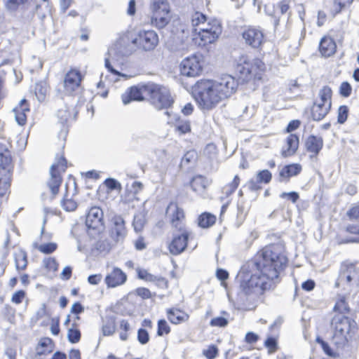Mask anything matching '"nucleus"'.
I'll use <instances>...</instances> for the list:
<instances>
[{
  "label": "nucleus",
  "mask_w": 359,
  "mask_h": 359,
  "mask_svg": "<svg viewBox=\"0 0 359 359\" xmlns=\"http://www.w3.org/2000/svg\"><path fill=\"white\" fill-rule=\"evenodd\" d=\"M287 262L282 245L264 247L242 266L238 273L243 294L255 300L273 289Z\"/></svg>",
  "instance_id": "f257e3e1"
},
{
  "label": "nucleus",
  "mask_w": 359,
  "mask_h": 359,
  "mask_svg": "<svg viewBox=\"0 0 359 359\" xmlns=\"http://www.w3.org/2000/svg\"><path fill=\"white\" fill-rule=\"evenodd\" d=\"M238 86V82L235 77L224 74L215 80L197 81L193 86V95L201 109L210 110L235 93Z\"/></svg>",
  "instance_id": "f03ea898"
},
{
  "label": "nucleus",
  "mask_w": 359,
  "mask_h": 359,
  "mask_svg": "<svg viewBox=\"0 0 359 359\" xmlns=\"http://www.w3.org/2000/svg\"><path fill=\"white\" fill-rule=\"evenodd\" d=\"M265 69V64L260 59H250L245 55L240 57L235 67L241 80L247 83L252 81L255 85L262 83Z\"/></svg>",
  "instance_id": "7ed1b4c3"
},
{
  "label": "nucleus",
  "mask_w": 359,
  "mask_h": 359,
  "mask_svg": "<svg viewBox=\"0 0 359 359\" xmlns=\"http://www.w3.org/2000/svg\"><path fill=\"white\" fill-rule=\"evenodd\" d=\"M334 287L348 294L359 290V267L347 260L341 262Z\"/></svg>",
  "instance_id": "20e7f679"
},
{
  "label": "nucleus",
  "mask_w": 359,
  "mask_h": 359,
  "mask_svg": "<svg viewBox=\"0 0 359 359\" xmlns=\"http://www.w3.org/2000/svg\"><path fill=\"white\" fill-rule=\"evenodd\" d=\"M143 90L147 92V94L150 96L151 103L158 110L168 109L174 102L169 89L165 86L154 83H148L143 86Z\"/></svg>",
  "instance_id": "39448f33"
},
{
  "label": "nucleus",
  "mask_w": 359,
  "mask_h": 359,
  "mask_svg": "<svg viewBox=\"0 0 359 359\" xmlns=\"http://www.w3.org/2000/svg\"><path fill=\"white\" fill-rule=\"evenodd\" d=\"M12 157L7 146L0 143V196L5 194L10 187Z\"/></svg>",
  "instance_id": "423d86ee"
},
{
  "label": "nucleus",
  "mask_w": 359,
  "mask_h": 359,
  "mask_svg": "<svg viewBox=\"0 0 359 359\" xmlns=\"http://www.w3.org/2000/svg\"><path fill=\"white\" fill-rule=\"evenodd\" d=\"M151 24L158 29L164 28L169 22L170 6L166 1L154 0L151 4Z\"/></svg>",
  "instance_id": "0eeeda50"
},
{
  "label": "nucleus",
  "mask_w": 359,
  "mask_h": 359,
  "mask_svg": "<svg viewBox=\"0 0 359 359\" xmlns=\"http://www.w3.org/2000/svg\"><path fill=\"white\" fill-rule=\"evenodd\" d=\"M158 42V36L154 30H141L131 40L138 49L146 52L154 50Z\"/></svg>",
  "instance_id": "6e6552de"
},
{
  "label": "nucleus",
  "mask_w": 359,
  "mask_h": 359,
  "mask_svg": "<svg viewBox=\"0 0 359 359\" xmlns=\"http://www.w3.org/2000/svg\"><path fill=\"white\" fill-rule=\"evenodd\" d=\"M190 232L184 225H180L178 229L172 233V239L169 245L170 252L173 255H178L183 252L187 247Z\"/></svg>",
  "instance_id": "1a4fd4ad"
},
{
  "label": "nucleus",
  "mask_w": 359,
  "mask_h": 359,
  "mask_svg": "<svg viewBox=\"0 0 359 359\" xmlns=\"http://www.w3.org/2000/svg\"><path fill=\"white\" fill-rule=\"evenodd\" d=\"M241 36L245 44L253 49H259L264 42V34L259 27H245Z\"/></svg>",
  "instance_id": "9d476101"
},
{
  "label": "nucleus",
  "mask_w": 359,
  "mask_h": 359,
  "mask_svg": "<svg viewBox=\"0 0 359 359\" xmlns=\"http://www.w3.org/2000/svg\"><path fill=\"white\" fill-rule=\"evenodd\" d=\"M199 57L196 55H193L184 58L180 64L181 74L187 77L198 76L203 70Z\"/></svg>",
  "instance_id": "9b49d317"
},
{
  "label": "nucleus",
  "mask_w": 359,
  "mask_h": 359,
  "mask_svg": "<svg viewBox=\"0 0 359 359\" xmlns=\"http://www.w3.org/2000/svg\"><path fill=\"white\" fill-rule=\"evenodd\" d=\"M332 325L334 330L351 335V332L355 328L356 323L354 320L342 314H336L332 318Z\"/></svg>",
  "instance_id": "f8f14e48"
},
{
  "label": "nucleus",
  "mask_w": 359,
  "mask_h": 359,
  "mask_svg": "<svg viewBox=\"0 0 359 359\" xmlns=\"http://www.w3.org/2000/svg\"><path fill=\"white\" fill-rule=\"evenodd\" d=\"M103 212L98 207H93L88 211L86 219V225L88 229L100 230L103 226L102 222Z\"/></svg>",
  "instance_id": "ddd939ff"
},
{
  "label": "nucleus",
  "mask_w": 359,
  "mask_h": 359,
  "mask_svg": "<svg viewBox=\"0 0 359 359\" xmlns=\"http://www.w3.org/2000/svg\"><path fill=\"white\" fill-rule=\"evenodd\" d=\"M112 227L111 236L116 241H123L126 236L127 230L125 226V221L120 215H116L111 219Z\"/></svg>",
  "instance_id": "4468645a"
},
{
  "label": "nucleus",
  "mask_w": 359,
  "mask_h": 359,
  "mask_svg": "<svg viewBox=\"0 0 359 359\" xmlns=\"http://www.w3.org/2000/svg\"><path fill=\"white\" fill-rule=\"evenodd\" d=\"M81 75L79 71L70 70L65 76L64 87L66 93H73L80 86Z\"/></svg>",
  "instance_id": "2eb2a0df"
},
{
  "label": "nucleus",
  "mask_w": 359,
  "mask_h": 359,
  "mask_svg": "<svg viewBox=\"0 0 359 359\" xmlns=\"http://www.w3.org/2000/svg\"><path fill=\"white\" fill-rule=\"evenodd\" d=\"M126 280V274L121 269L115 267L106 276L104 280L108 287H115L125 283Z\"/></svg>",
  "instance_id": "dca6fc26"
},
{
  "label": "nucleus",
  "mask_w": 359,
  "mask_h": 359,
  "mask_svg": "<svg viewBox=\"0 0 359 359\" xmlns=\"http://www.w3.org/2000/svg\"><path fill=\"white\" fill-rule=\"evenodd\" d=\"M220 22H215L210 30H199L198 36L203 44L213 43L222 33Z\"/></svg>",
  "instance_id": "f3484780"
},
{
  "label": "nucleus",
  "mask_w": 359,
  "mask_h": 359,
  "mask_svg": "<svg viewBox=\"0 0 359 359\" xmlns=\"http://www.w3.org/2000/svg\"><path fill=\"white\" fill-rule=\"evenodd\" d=\"M302 171V166L299 163H292L284 165L280 170L278 181L287 182L290 177L297 176Z\"/></svg>",
  "instance_id": "a211bd4d"
},
{
  "label": "nucleus",
  "mask_w": 359,
  "mask_h": 359,
  "mask_svg": "<svg viewBox=\"0 0 359 359\" xmlns=\"http://www.w3.org/2000/svg\"><path fill=\"white\" fill-rule=\"evenodd\" d=\"M140 88L137 86H132L129 88L128 93L123 94L121 96L123 103L126 105L132 101H142L144 100L143 93H147L143 90V86Z\"/></svg>",
  "instance_id": "6ab92c4d"
},
{
  "label": "nucleus",
  "mask_w": 359,
  "mask_h": 359,
  "mask_svg": "<svg viewBox=\"0 0 359 359\" xmlns=\"http://www.w3.org/2000/svg\"><path fill=\"white\" fill-rule=\"evenodd\" d=\"M337 48V45L334 41L327 36H324L321 39L319 43V50L321 55L324 57H330L332 55Z\"/></svg>",
  "instance_id": "aec40b11"
},
{
  "label": "nucleus",
  "mask_w": 359,
  "mask_h": 359,
  "mask_svg": "<svg viewBox=\"0 0 359 359\" xmlns=\"http://www.w3.org/2000/svg\"><path fill=\"white\" fill-rule=\"evenodd\" d=\"M156 156V167L160 171H164L167 169L172 160V156L164 149H158L155 151Z\"/></svg>",
  "instance_id": "412c9836"
},
{
  "label": "nucleus",
  "mask_w": 359,
  "mask_h": 359,
  "mask_svg": "<svg viewBox=\"0 0 359 359\" xmlns=\"http://www.w3.org/2000/svg\"><path fill=\"white\" fill-rule=\"evenodd\" d=\"M50 179L48 182V186L50 189L53 196L57 194L59 188L62 183V177L58 171L56 170V165H52L50 169Z\"/></svg>",
  "instance_id": "4be33fe9"
},
{
  "label": "nucleus",
  "mask_w": 359,
  "mask_h": 359,
  "mask_svg": "<svg viewBox=\"0 0 359 359\" xmlns=\"http://www.w3.org/2000/svg\"><path fill=\"white\" fill-rule=\"evenodd\" d=\"M323 146V140L321 137L311 135L307 137L305 142V147L309 152L315 155L319 154Z\"/></svg>",
  "instance_id": "5701e85b"
},
{
  "label": "nucleus",
  "mask_w": 359,
  "mask_h": 359,
  "mask_svg": "<svg viewBox=\"0 0 359 359\" xmlns=\"http://www.w3.org/2000/svg\"><path fill=\"white\" fill-rule=\"evenodd\" d=\"M13 111L17 123L20 126L25 125L27 121L26 112L29 111L27 100L22 99L20 102L19 107H16Z\"/></svg>",
  "instance_id": "b1692460"
},
{
  "label": "nucleus",
  "mask_w": 359,
  "mask_h": 359,
  "mask_svg": "<svg viewBox=\"0 0 359 359\" xmlns=\"http://www.w3.org/2000/svg\"><path fill=\"white\" fill-rule=\"evenodd\" d=\"M167 317L171 323L177 325L187 321L189 316L180 309H169L167 310Z\"/></svg>",
  "instance_id": "393cba45"
},
{
  "label": "nucleus",
  "mask_w": 359,
  "mask_h": 359,
  "mask_svg": "<svg viewBox=\"0 0 359 359\" xmlns=\"http://www.w3.org/2000/svg\"><path fill=\"white\" fill-rule=\"evenodd\" d=\"M287 148L283 149L282 155L287 157L293 155L298 149L299 137L296 134H290L286 139Z\"/></svg>",
  "instance_id": "a878e982"
},
{
  "label": "nucleus",
  "mask_w": 359,
  "mask_h": 359,
  "mask_svg": "<svg viewBox=\"0 0 359 359\" xmlns=\"http://www.w3.org/2000/svg\"><path fill=\"white\" fill-rule=\"evenodd\" d=\"M210 184L208 180L201 175L192 177L190 181V186L192 190L197 193L203 192Z\"/></svg>",
  "instance_id": "bb28decb"
},
{
  "label": "nucleus",
  "mask_w": 359,
  "mask_h": 359,
  "mask_svg": "<svg viewBox=\"0 0 359 359\" xmlns=\"http://www.w3.org/2000/svg\"><path fill=\"white\" fill-rule=\"evenodd\" d=\"M54 348V342L49 337L41 338L36 348V354L39 355L50 353Z\"/></svg>",
  "instance_id": "cd10ccee"
},
{
  "label": "nucleus",
  "mask_w": 359,
  "mask_h": 359,
  "mask_svg": "<svg viewBox=\"0 0 359 359\" xmlns=\"http://www.w3.org/2000/svg\"><path fill=\"white\" fill-rule=\"evenodd\" d=\"M57 117L60 123L61 124L62 128L60 129L59 136L62 137L65 140L67 134V128L65 127V123L70 117V113L67 107L58 109L57 112Z\"/></svg>",
  "instance_id": "c85d7f7f"
},
{
  "label": "nucleus",
  "mask_w": 359,
  "mask_h": 359,
  "mask_svg": "<svg viewBox=\"0 0 359 359\" xmlns=\"http://www.w3.org/2000/svg\"><path fill=\"white\" fill-rule=\"evenodd\" d=\"M172 208H174V211L172 214L171 222L175 229H178L180 225H184L181 221L184 217V211L174 203H170L168 209L170 210Z\"/></svg>",
  "instance_id": "c756f323"
},
{
  "label": "nucleus",
  "mask_w": 359,
  "mask_h": 359,
  "mask_svg": "<svg viewBox=\"0 0 359 359\" xmlns=\"http://www.w3.org/2000/svg\"><path fill=\"white\" fill-rule=\"evenodd\" d=\"M197 158L198 154L195 150L188 151L182 158L180 167L189 170L195 165Z\"/></svg>",
  "instance_id": "7c9ffc66"
},
{
  "label": "nucleus",
  "mask_w": 359,
  "mask_h": 359,
  "mask_svg": "<svg viewBox=\"0 0 359 359\" xmlns=\"http://www.w3.org/2000/svg\"><path fill=\"white\" fill-rule=\"evenodd\" d=\"M351 337V336L349 334L341 332H337V330H334L332 337V342L338 348H344Z\"/></svg>",
  "instance_id": "2f4dec72"
},
{
  "label": "nucleus",
  "mask_w": 359,
  "mask_h": 359,
  "mask_svg": "<svg viewBox=\"0 0 359 359\" xmlns=\"http://www.w3.org/2000/svg\"><path fill=\"white\" fill-rule=\"evenodd\" d=\"M216 222V217L210 212H203L198 218V224L205 229L212 226Z\"/></svg>",
  "instance_id": "473e14b6"
},
{
  "label": "nucleus",
  "mask_w": 359,
  "mask_h": 359,
  "mask_svg": "<svg viewBox=\"0 0 359 359\" xmlns=\"http://www.w3.org/2000/svg\"><path fill=\"white\" fill-rule=\"evenodd\" d=\"M137 277L140 279L144 280L149 282H156V281H162L164 282L165 279L161 276H156L150 273H149L147 270L142 269H138L137 270Z\"/></svg>",
  "instance_id": "72a5a7b5"
},
{
  "label": "nucleus",
  "mask_w": 359,
  "mask_h": 359,
  "mask_svg": "<svg viewBox=\"0 0 359 359\" xmlns=\"http://www.w3.org/2000/svg\"><path fill=\"white\" fill-rule=\"evenodd\" d=\"M240 183V177L238 175H235L231 182L225 185L222 189L223 194L229 197L231 196L238 188Z\"/></svg>",
  "instance_id": "f704fd0d"
},
{
  "label": "nucleus",
  "mask_w": 359,
  "mask_h": 359,
  "mask_svg": "<svg viewBox=\"0 0 359 359\" xmlns=\"http://www.w3.org/2000/svg\"><path fill=\"white\" fill-rule=\"evenodd\" d=\"M35 95L39 102H43L47 93V85L43 81L36 83L34 88Z\"/></svg>",
  "instance_id": "c9c22d12"
},
{
  "label": "nucleus",
  "mask_w": 359,
  "mask_h": 359,
  "mask_svg": "<svg viewBox=\"0 0 359 359\" xmlns=\"http://www.w3.org/2000/svg\"><path fill=\"white\" fill-rule=\"evenodd\" d=\"M320 102L329 104H332V90L328 86H323L318 93Z\"/></svg>",
  "instance_id": "e433bc0d"
},
{
  "label": "nucleus",
  "mask_w": 359,
  "mask_h": 359,
  "mask_svg": "<svg viewBox=\"0 0 359 359\" xmlns=\"http://www.w3.org/2000/svg\"><path fill=\"white\" fill-rule=\"evenodd\" d=\"M334 311H339V314L348 313L350 311L348 303L346 301V297L342 295L339 297V300L336 302L334 306Z\"/></svg>",
  "instance_id": "4c0bfd02"
},
{
  "label": "nucleus",
  "mask_w": 359,
  "mask_h": 359,
  "mask_svg": "<svg viewBox=\"0 0 359 359\" xmlns=\"http://www.w3.org/2000/svg\"><path fill=\"white\" fill-rule=\"evenodd\" d=\"M75 326V323H73L72 327L69 328L67 331V339L71 344L78 343L81 337L80 330Z\"/></svg>",
  "instance_id": "58836bf2"
},
{
  "label": "nucleus",
  "mask_w": 359,
  "mask_h": 359,
  "mask_svg": "<svg viewBox=\"0 0 359 359\" xmlns=\"http://www.w3.org/2000/svg\"><path fill=\"white\" fill-rule=\"evenodd\" d=\"M353 0H334L332 13L334 15L340 13L344 8L349 6Z\"/></svg>",
  "instance_id": "ea45409f"
},
{
  "label": "nucleus",
  "mask_w": 359,
  "mask_h": 359,
  "mask_svg": "<svg viewBox=\"0 0 359 359\" xmlns=\"http://www.w3.org/2000/svg\"><path fill=\"white\" fill-rule=\"evenodd\" d=\"M327 109H319L314 107H311V118L315 121H320L323 119L325 116L328 114Z\"/></svg>",
  "instance_id": "a19ab883"
},
{
  "label": "nucleus",
  "mask_w": 359,
  "mask_h": 359,
  "mask_svg": "<svg viewBox=\"0 0 359 359\" xmlns=\"http://www.w3.org/2000/svg\"><path fill=\"white\" fill-rule=\"evenodd\" d=\"M170 332V327L165 319H160L157 323V335L161 337L168 334Z\"/></svg>",
  "instance_id": "79ce46f5"
},
{
  "label": "nucleus",
  "mask_w": 359,
  "mask_h": 359,
  "mask_svg": "<svg viewBox=\"0 0 359 359\" xmlns=\"http://www.w3.org/2000/svg\"><path fill=\"white\" fill-rule=\"evenodd\" d=\"M27 0H4L5 6L10 12L16 11L20 6L25 4Z\"/></svg>",
  "instance_id": "37998d69"
},
{
  "label": "nucleus",
  "mask_w": 359,
  "mask_h": 359,
  "mask_svg": "<svg viewBox=\"0 0 359 359\" xmlns=\"http://www.w3.org/2000/svg\"><path fill=\"white\" fill-rule=\"evenodd\" d=\"M175 130L179 132L180 134H186L191 131V124L189 121L187 120H180L175 126Z\"/></svg>",
  "instance_id": "c03bdc74"
},
{
  "label": "nucleus",
  "mask_w": 359,
  "mask_h": 359,
  "mask_svg": "<svg viewBox=\"0 0 359 359\" xmlns=\"http://www.w3.org/2000/svg\"><path fill=\"white\" fill-rule=\"evenodd\" d=\"M1 313L7 320L11 322L15 318V309L9 304H4Z\"/></svg>",
  "instance_id": "a18cd8bd"
},
{
  "label": "nucleus",
  "mask_w": 359,
  "mask_h": 359,
  "mask_svg": "<svg viewBox=\"0 0 359 359\" xmlns=\"http://www.w3.org/2000/svg\"><path fill=\"white\" fill-rule=\"evenodd\" d=\"M348 107L346 105H341L338 109L337 122L343 124L346 122L348 115Z\"/></svg>",
  "instance_id": "49530a36"
},
{
  "label": "nucleus",
  "mask_w": 359,
  "mask_h": 359,
  "mask_svg": "<svg viewBox=\"0 0 359 359\" xmlns=\"http://www.w3.org/2000/svg\"><path fill=\"white\" fill-rule=\"evenodd\" d=\"M352 93V86L348 81H343L339 89V95L343 97H348Z\"/></svg>",
  "instance_id": "de8ad7c7"
},
{
  "label": "nucleus",
  "mask_w": 359,
  "mask_h": 359,
  "mask_svg": "<svg viewBox=\"0 0 359 359\" xmlns=\"http://www.w3.org/2000/svg\"><path fill=\"white\" fill-rule=\"evenodd\" d=\"M57 245L55 243H47L39 246L38 250L43 254H51L56 250Z\"/></svg>",
  "instance_id": "09e8293b"
},
{
  "label": "nucleus",
  "mask_w": 359,
  "mask_h": 359,
  "mask_svg": "<svg viewBox=\"0 0 359 359\" xmlns=\"http://www.w3.org/2000/svg\"><path fill=\"white\" fill-rule=\"evenodd\" d=\"M272 175L268 170H262L258 172L257 174V179L261 183L268 184L271 182Z\"/></svg>",
  "instance_id": "8fccbe9b"
},
{
  "label": "nucleus",
  "mask_w": 359,
  "mask_h": 359,
  "mask_svg": "<svg viewBox=\"0 0 359 359\" xmlns=\"http://www.w3.org/2000/svg\"><path fill=\"white\" fill-rule=\"evenodd\" d=\"M218 348L216 345L212 344L208 349L203 350V354L207 359H215L218 355Z\"/></svg>",
  "instance_id": "3c124183"
},
{
  "label": "nucleus",
  "mask_w": 359,
  "mask_h": 359,
  "mask_svg": "<svg viewBox=\"0 0 359 359\" xmlns=\"http://www.w3.org/2000/svg\"><path fill=\"white\" fill-rule=\"evenodd\" d=\"M229 320L227 318L222 316H218L216 318H213L210 320V325L212 327H225L226 326H227Z\"/></svg>",
  "instance_id": "603ef678"
},
{
  "label": "nucleus",
  "mask_w": 359,
  "mask_h": 359,
  "mask_svg": "<svg viewBox=\"0 0 359 359\" xmlns=\"http://www.w3.org/2000/svg\"><path fill=\"white\" fill-rule=\"evenodd\" d=\"M316 342L320 345L322 349L325 352V353L329 356H334L335 354L332 351V348L330 346L327 342L325 341L322 338L318 337L316 338Z\"/></svg>",
  "instance_id": "864d4df0"
},
{
  "label": "nucleus",
  "mask_w": 359,
  "mask_h": 359,
  "mask_svg": "<svg viewBox=\"0 0 359 359\" xmlns=\"http://www.w3.org/2000/svg\"><path fill=\"white\" fill-rule=\"evenodd\" d=\"M144 224V219L141 215L134 216L133 226L136 232L141 231Z\"/></svg>",
  "instance_id": "5fc2aeb1"
},
{
  "label": "nucleus",
  "mask_w": 359,
  "mask_h": 359,
  "mask_svg": "<svg viewBox=\"0 0 359 359\" xmlns=\"http://www.w3.org/2000/svg\"><path fill=\"white\" fill-rule=\"evenodd\" d=\"M207 20L206 15L202 13L196 12L192 16V25L193 26H198L200 25H204Z\"/></svg>",
  "instance_id": "6e6d98bb"
},
{
  "label": "nucleus",
  "mask_w": 359,
  "mask_h": 359,
  "mask_svg": "<svg viewBox=\"0 0 359 359\" xmlns=\"http://www.w3.org/2000/svg\"><path fill=\"white\" fill-rule=\"evenodd\" d=\"M61 205L67 212L74 211L77 208V203L72 199H64L61 201Z\"/></svg>",
  "instance_id": "4d7b16f0"
},
{
  "label": "nucleus",
  "mask_w": 359,
  "mask_h": 359,
  "mask_svg": "<svg viewBox=\"0 0 359 359\" xmlns=\"http://www.w3.org/2000/svg\"><path fill=\"white\" fill-rule=\"evenodd\" d=\"M137 340L138 341L144 345L149 342V334L147 330L144 328H140L137 331Z\"/></svg>",
  "instance_id": "13d9d810"
},
{
  "label": "nucleus",
  "mask_w": 359,
  "mask_h": 359,
  "mask_svg": "<svg viewBox=\"0 0 359 359\" xmlns=\"http://www.w3.org/2000/svg\"><path fill=\"white\" fill-rule=\"evenodd\" d=\"M44 266L49 271H55L57 270L58 264L53 257L46 258L43 261Z\"/></svg>",
  "instance_id": "bf43d9fd"
},
{
  "label": "nucleus",
  "mask_w": 359,
  "mask_h": 359,
  "mask_svg": "<svg viewBox=\"0 0 359 359\" xmlns=\"http://www.w3.org/2000/svg\"><path fill=\"white\" fill-rule=\"evenodd\" d=\"M104 184L110 190H121V183L114 178H107L104 181Z\"/></svg>",
  "instance_id": "052dcab7"
},
{
  "label": "nucleus",
  "mask_w": 359,
  "mask_h": 359,
  "mask_svg": "<svg viewBox=\"0 0 359 359\" xmlns=\"http://www.w3.org/2000/svg\"><path fill=\"white\" fill-rule=\"evenodd\" d=\"M102 331L104 336L112 335L115 332L114 323L113 321H111L103 325L102 327Z\"/></svg>",
  "instance_id": "680f3d73"
},
{
  "label": "nucleus",
  "mask_w": 359,
  "mask_h": 359,
  "mask_svg": "<svg viewBox=\"0 0 359 359\" xmlns=\"http://www.w3.org/2000/svg\"><path fill=\"white\" fill-rule=\"evenodd\" d=\"M27 264L26 255H21L19 257H15V267L17 270H24Z\"/></svg>",
  "instance_id": "e2e57ef3"
},
{
  "label": "nucleus",
  "mask_w": 359,
  "mask_h": 359,
  "mask_svg": "<svg viewBox=\"0 0 359 359\" xmlns=\"http://www.w3.org/2000/svg\"><path fill=\"white\" fill-rule=\"evenodd\" d=\"M264 345L269 349V353H273L277 348V341L273 337H269L264 341Z\"/></svg>",
  "instance_id": "0e129e2a"
},
{
  "label": "nucleus",
  "mask_w": 359,
  "mask_h": 359,
  "mask_svg": "<svg viewBox=\"0 0 359 359\" xmlns=\"http://www.w3.org/2000/svg\"><path fill=\"white\" fill-rule=\"evenodd\" d=\"M280 197L282 198H287L289 201H291L293 203H296L299 198V195L296 191H290V192H283L280 194Z\"/></svg>",
  "instance_id": "69168bd1"
},
{
  "label": "nucleus",
  "mask_w": 359,
  "mask_h": 359,
  "mask_svg": "<svg viewBox=\"0 0 359 359\" xmlns=\"http://www.w3.org/2000/svg\"><path fill=\"white\" fill-rule=\"evenodd\" d=\"M25 297V292L22 290H18L17 292H15L13 294V296L11 297V301H12V302H13L16 304H19L22 303Z\"/></svg>",
  "instance_id": "338daca9"
},
{
  "label": "nucleus",
  "mask_w": 359,
  "mask_h": 359,
  "mask_svg": "<svg viewBox=\"0 0 359 359\" xmlns=\"http://www.w3.org/2000/svg\"><path fill=\"white\" fill-rule=\"evenodd\" d=\"M346 214L350 219H355L359 222V205L352 207Z\"/></svg>",
  "instance_id": "774afa93"
}]
</instances>
